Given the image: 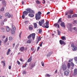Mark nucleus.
I'll list each match as a JSON object with an SVG mask.
<instances>
[{
  "mask_svg": "<svg viewBox=\"0 0 77 77\" xmlns=\"http://www.w3.org/2000/svg\"><path fill=\"white\" fill-rule=\"evenodd\" d=\"M4 10H5V8L3 7L1 9H0V12L4 11Z\"/></svg>",
  "mask_w": 77,
  "mask_h": 77,
  "instance_id": "obj_25",
  "label": "nucleus"
},
{
  "mask_svg": "<svg viewBox=\"0 0 77 77\" xmlns=\"http://www.w3.org/2000/svg\"><path fill=\"white\" fill-rule=\"evenodd\" d=\"M12 28L13 30H15V26L14 25L12 26Z\"/></svg>",
  "mask_w": 77,
  "mask_h": 77,
  "instance_id": "obj_40",
  "label": "nucleus"
},
{
  "mask_svg": "<svg viewBox=\"0 0 77 77\" xmlns=\"http://www.w3.org/2000/svg\"><path fill=\"white\" fill-rule=\"evenodd\" d=\"M74 23H76V24H77V20H75L74 21Z\"/></svg>",
  "mask_w": 77,
  "mask_h": 77,
  "instance_id": "obj_58",
  "label": "nucleus"
},
{
  "mask_svg": "<svg viewBox=\"0 0 77 77\" xmlns=\"http://www.w3.org/2000/svg\"><path fill=\"white\" fill-rule=\"evenodd\" d=\"M17 63L18 64V65H20V62H19V61H17Z\"/></svg>",
  "mask_w": 77,
  "mask_h": 77,
  "instance_id": "obj_54",
  "label": "nucleus"
},
{
  "mask_svg": "<svg viewBox=\"0 0 77 77\" xmlns=\"http://www.w3.org/2000/svg\"><path fill=\"white\" fill-rule=\"evenodd\" d=\"M73 59H70L69 60V62H72V60H73Z\"/></svg>",
  "mask_w": 77,
  "mask_h": 77,
  "instance_id": "obj_49",
  "label": "nucleus"
},
{
  "mask_svg": "<svg viewBox=\"0 0 77 77\" xmlns=\"http://www.w3.org/2000/svg\"><path fill=\"white\" fill-rule=\"evenodd\" d=\"M44 20L43 19L42 20L41 22H39V25L41 26H42V24H44Z\"/></svg>",
  "mask_w": 77,
  "mask_h": 77,
  "instance_id": "obj_8",
  "label": "nucleus"
},
{
  "mask_svg": "<svg viewBox=\"0 0 77 77\" xmlns=\"http://www.w3.org/2000/svg\"><path fill=\"white\" fill-rule=\"evenodd\" d=\"M71 65L72 66V67H71V69H72L74 68V64L72 62H71Z\"/></svg>",
  "mask_w": 77,
  "mask_h": 77,
  "instance_id": "obj_16",
  "label": "nucleus"
},
{
  "mask_svg": "<svg viewBox=\"0 0 77 77\" xmlns=\"http://www.w3.org/2000/svg\"><path fill=\"white\" fill-rule=\"evenodd\" d=\"M74 59L75 61L77 62V57H75L74 58Z\"/></svg>",
  "mask_w": 77,
  "mask_h": 77,
  "instance_id": "obj_48",
  "label": "nucleus"
},
{
  "mask_svg": "<svg viewBox=\"0 0 77 77\" xmlns=\"http://www.w3.org/2000/svg\"><path fill=\"white\" fill-rule=\"evenodd\" d=\"M13 39V38H12V37L10 36L9 37V41H11V40H12Z\"/></svg>",
  "mask_w": 77,
  "mask_h": 77,
  "instance_id": "obj_30",
  "label": "nucleus"
},
{
  "mask_svg": "<svg viewBox=\"0 0 77 77\" xmlns=\"http://www.w3.org/2000/svg\"><path fill=\"white\" fill-rule=\"evenodd\" d=\"M34 27L35 29L37 28V23H34Z\"/></svg>",
  "mask_w": 77,
  "mask_h": 77,
  "instance_id": "obj_22",
  "label": "nucleus"
},
{
  "mask_svg": "<svg viewBox=\"0 0 77 77\" xmlns=\"http://www.w3.org/2000/svg\"><path fill=\"white\" fill-rule=\"evenodd\" d=\"M37 39H38L37 40L39 41H40V40H41V37H38V38H37Z\"/></svg>",
  "mask_w": 77,
  "mask_h": 77,
  "instance_id": "obj_51",
  "label": "nucleus"
},
{
  "mask_svg": "<svg viewBox=\"0 0 77 77\" xmlns=\"http://www.w3.org/2000/svg\"><path fill=\"white\" fill-rule=\"evenodd\" d=\"M29 30H32L33 28V27L31 26H29Z\"/></svg>",
  "mask_w": 77,
  "mask_h": 77,
  "instance_id": "obj_27",
  "label": "nucleus"
},
{
  "mask_svg": "<svg viewBox=\"0 0 77 77\" xmlns=\"http://www.w3.org/2000/svg\"><path fill=\"white\" fill-rule=\"evenodd\" d=\"M57 72V70H56L55 71V74H56Z\"/></svg>",
  "mask_w": 77,
  "mask_h": 77,
  "instance_id": "obj_63",
  "label": "nucleus"
},
{
  "mask_svg": "<svg viewBox=\"0 0 77 77\" xmlns=\"http://www.w3.org/2000/svg\"><path fill=\"white\" fill-rule=\"evenodd\" d=\"M27 66V62L25 64V65H23V68H24L26 66Z\"/></svg>",
  "mask_w": 77,
  "mask_h": 77,
  "instance_id": "obj_45",
  "label": "nucleus"
},
{
  "mask_svg": "<svg viewBox=\"0 0 77 77\" xmlns=\"http://www.w3.org/2000/svg\"><path fill=\"white\" fill-rule=\"evenodd\" d=\"M45 77H50L51 75L49 74H47L45 75Z\"/></svg>",
  "mask_w": 77,
  "mask_h": 77,
  "instance_id": "obj_43",
  "label": "nucleus"
},
{
  "mask_svg": "<svg viewBox=\"0 0 77 77\" xmlns=\"http://www.w3.org/2000/svg\"><path fill=\"white\" fill-rule=\"evenodd\" d=\"M26 10L27 11L28 13H31L32 14H35V11L32 10L31 8H27L26 9Z\"/></svg>",
  "mask_w": 77,
  "mask_h": 77,
  "instance_id": "obj_3",
  "label": "nucleus"
},
{
  "mask_svg": "<svg viewBox=\"0 0 77 77\" xmlns=\"http://www.w3.org/2000/svg\"><path fill=\"white\" fill-rule=\"evenodd\" d=\"M22 5H24V2H23V1H22Z\"/></svg>",
  "mask_w": 77,
  "mask_h": 77,
  "instance_id": "obj_64",
  "label": "nucleus"
},
{
  "mask_svg": "<svg viewBox=\"0 0 77 77\" xmlns=\"http://www.w3.org/2000/svg\"><path fill=\"white\" fill-rule=\"evenodd\" d=\"M74 43H72L71 45V47H74L75 45H74Z\"/></svg>",
  "mask_w": 77,
  "mask_h": 77,
  "instance_id": "obj_47",
  "label": "nucleus"
},
{
  "mask_svg": "<svg viewBox=\"0 0 77 77\" xmlns=\"http://www.w3.org/2000/svg\"><path fill=\"white\" fill-rule=\"evenodd\" d=\"M72 15L71 14H69L68 15V18H71Z\"/></svg>",
  "mask_w": 77,
  "mask_h": 77,
  "instance_id": "obj_39",
  "label": "nucleus"
},
{
  "mask_svg": "<svg viewBox=\"0 0 77 77\" xmlns=\"http://www.w3.org/2000/svg\"><path fill=\"white\" fill-rule=\"evenodd\" d=\"M72 26V25H71V24L68 23L67 24V27L69 29H71Z\"/></svg>",
  "mask_w": 77,
  "mask_h": 77,
  "instance_id": "obj_12",
  "label": "nucleus"
},
{
  "mask_svg": "<svg viewBox=\"0 0 77 77\" xmlns=\"http://www.w3.org/2000/svg\"><path fill=\"white\" fill-rule=\"evenodd\" d=\"M62 68L63 70V71H65V70H66L67 68V67H66V65L65 64L63 65Z\"/></svg>",
  "mask_w": 77,
  "mask_h": 77,
  "instance_id": "obj_6",
  "label": "nucleus"
},
{
  "mask_svg": "<svg viewBox=\"0 0 77 77\" xmlns=\"http://www.w3.org/2000/svg\"><path fill=\"white\" fill-rule=\"evenodd\" d=\"M57 32H58V35H60V32L59 30H57Z\"/></svg>",
  "mask_w": 77,
  "mask_h": 77,
  "instance_id": "obj_37",
  "label": "nucleus"
},
{
  "mask_svg": "<svg viewBox=\"0 0 77 77\" xmlns=\"http://www.w3.org/2000/svg\"><path fill=\"white\" fill-rule=\"evenodd\" d=\"M72 48L73 51H76V50H77V47H76V46H73V47H72Z\"/></svg>",
  "mask_w": 77,
  "mask_h": 77,
  "instance_id": "obj_11",
  "label": "nucleus"
},
{
  "mask_svg": "<svg viewBox=\"0 0 77 77\" xmlns=\"http://www.w3.org/2000/svg\"><path fill=\"white\" fill-rule=\"evenodd\" d=\"M6 30H7V32H9L10 31V28L8 26H7L6 27Z\"/></svg>",
  "mask_w": 77,
  "mask_h": 77,
  "instance_id": "obj_21",
  "label": "nucleus"
},
{
  "mask_svg": "<svg viewBox=\"0 0 77 77\" xmlns=\"http://www.w3.org/2000/svg\"><path fill=\"white\" fill-rule=\"evenodd\" d=\"M52 53H53L52 52H51L48 53V54L47 55V57H50V56H51V55L52 54Z\"/></svg>",
  "mask_w": 77,
  "mask_h": 77,
  "instance_id": "obj_18",
  "label": "nucleus"
},
{
  "mask_svg": "<svg viewBox=\"0 0 77 77\" xmlns=\"http://www.w3.org/2000/svg\"><path fill=\"white\" fill-rule=\"evenodd\" d=\"M11 51V50H10V49H8V52H7V55H9V53H10Z\"/></svg>",
  "mask_w": 77,
  "mask_h": 77,
  "instance_id": "obj_23",
  "label": "nucleus"
},
{
  "mask_svg": "<svg viewBox=\"0 0 77 77\" xmlns=\"http://www.w3.org/2000/svg\"><path fill=\"white\" fill-rule=\"evenodd\" d=\"M8 68L9 69H11V66H9Z\"/></svg>",
  "mask_w": 77,
  "mask_h": 77,
  "instance_id": "obj_60",
  "label": "nucleus"
},
{
  "mask_svg": "<svg viewBox=\"0 0 77 77\" xmlns=\"http://www.w3.org/2000/svg\"><path fill=\"white\" fill-rule=\"evenodd\" d=\"M27 44H30L31 43V41L30 40H28L27 42Z\"/></svg>",
  "mask_w": 77,
  "mask_h": 77,
  "instance_id": "obj_41",
  "label": "nucleus"
},
{
  "mask_svg": "<svg viewBox=\"0 0 77 77\" xmlns=\"http://www.w3.org/2000/svg\"><path fill=\"white\" fill-rule=\"evenodd\" d=\"M31 35V38H32L33 40H34L35 38V33H32Z\"/></svg>",
  "mask_w": 77,
  "mask_h": 77,
  "instance_id": "obj_9",
  "label": "nucleus"
},
{
  "mask_svg": "<svg viewBox=\"0 0 77 77\" xmlns=\"http://www.w3.org/2000/svg\"><path fill=\"white\" fill-rule=\"evenodd\" d=\"M42 13L41 11H38L37 13L35 14V19L36 20H39L41 17V15Z\"/></svg>",
  "mask_w": 77,
  "mask_h": 77,
  "instance_id": "obj_1",
  "label": "nucleus"
},
{
  "mask_svg": "<svg viewBox=\"0 0 77 77\" xmlns=\"http://www.w3.org/2000/svg\"><path fill=\"white\" fill-rule=\"evenodd\" d=\"M32 57H30L28 60L27 62H31L32 61Z\"/></svg>",
  "mask_w": 77,
  "mask_h": 77,
  "instance_id": "obj_26",
  "label": "nucleus"
},
{
  "mask_svg": "<svg viewBox=\"0 0 77 77\" xmlns=\"http://www.w3.org/2000/svg\"><path fill=\"white\" fill-rule=\"evenodd\" d=\"M5 16L6 17H8V18H10L11 17V15L8 13H6L5 15Z\"/></svg>",
  "mask_w": 77,
  "mask_h": 77,
  "instance_id": "obj_10",
  "label": "nucleus"
},
{
  "mask_svg": "<svg viewBox=\"0 0 77 77\" xmlns=\"http://www.w3.org/2000/svg\"><path fill=\"white\" fill-rule=\"evenodd\" d=\"M61 27H65V23L64 22H62L60 24Z\"/></svg>",
  "mask_w": 77,
  "mask_h": 77,
  "instance_id": "obj_17",
  "label": "nucleus"
},
{
  "mask_svg": "<svg viewBox=\"0 0 77 77\" xmlns=\"http://www.w3.org/2000/svg\"><path fill=\"white\" fill-rule=\"evenodd\" d=\"M42 44H43V42H42L40 44V47H42Z\"/></svg>",
  "mask_w": 77,
  "mask_h": 77,
  "instance_id": "obj_36",
  "label": "nucleus"
},
{
  "mask_svg": "<svg viewBox=\"0 0 77 77\" xmlns=\"http://www.w3.org/2000/svg\"><path fill=\"white\" fill-rule=\"evenodd\" d=\"M76 75H77V69H75L74 70L73 75V76H75Z\"/></svg>",
  "mask_w": 77,
  "mask_h": 77,
  "instance_id": "obj_7",
  "label": "nucleus"
},
{
  "mask_svg": "<svg viewBox=\"0 0 77 77\" xmlns=\"http://www.w3.org/2000/svg\"><path fill=\"white\" fill-rule=\"evenodd\" d=\"M23 14L26 16V15H27L28 14V12L26 11H24L23 12Z\"/></svg>",
  "mask_w": 77,
  "mask_h": 77,
  "instance_id": "obj_15",
  "label": "nucleus"
},
{
  "mask_svg": "<svg viewBox=\"0 0 77 77\" xmlns=\"http://www.w3.org/2000/svg\"><path fill=\"white\" fill-rule=\"evenodd\" d=\"M45 0H43L42 2V3H43V4H45Z\"/></svg>",
  "mask_w": 77,
  "mask_h": 77,
  "instance_id": "obj_55",
  "label": "nucleus"
},
{
  "mask_svg": "<svg viewBox=\"0 0 77 77\" xmlns=\"http://www.w3.org/2000/svg\"><path fill=\"white\" fill-rule=\"evenodd\" d=\"M5 61H2V63L3 64V66H5L6 65V64L5 63Z\"/></svg>",
  "mask_w": 77,
  "mask_h": 77,
  "instance_id": "obj_24",
  "label": "nucleus"
},
{
  "mask_svg": "<svg viewBox=\"0 0 77 77\" xmlns=\"http://www.w3.org/2000/svg\"><path fill=\"white\" fill-rule=\"evenodd\" d=\"M59 42L60 44L61 45H66V43H65V42L64 41H63V40H60L59 41Z\"/></svg>",
  "mask_w": 77,
  "mask_h": 77,
  "instance_id": "obj_5",
  "label": "nucleus"
},
{
  "mask_svg": "<svg viewBox=\"0 0 77 77\" xmlns=\"http://www.w3.org/2000/svg\"><path fill=\"white\" fill-rule=\"evenodd\" d=\"M42 32V30L41 29H39L38 30V33H41Z\"/></svg>",
  "mask_w": 77,
  "mask_h": 77,
  "instance_id": "obj_42",
  "label": "nucleus"
},
{
  "mask_svg": "<svg viewBox=\"0 0 77 77\" xmlns=\"http://www.w3.org/2000/svg\"><path fill=\"white\" fill-rule=\"evenodd\" d=\"M59 22H62V19H61V18H60L58 20V23H59Z\"/></svg>",
  "mask_w": 77,
  "mask_h": 77,
  "instance_id": "obj_34",
  "label": "nucleus"
},
{
  "mask_svg": "<svg viewBox=\"0 0 77 77\" xmlns=\"http://www.w3.org/2000/svg\"><path fill=\"white\" fill-rule=\"evenodd\" d=\"M67 66H68L69 69V68H70V67H71V65H70V63H68Z\"/></svg>",
  "mask_w": 77,
  "mask_h": 77,
  "instance_id": "obj_29",
  "label": "nucleus"
},
{
  "mask_svg": "<svg viewBox=\"0 0 77 77\" xmlns=\"http://www.w3.org/2000/svg\"><path fill=\"white\" fill-rule=\"evenodd\" d=\"M22 19H24V18H25V15L23 14L22 16Z\"/></svg>",
  "mask_w": 77,
  "mask_h": 77,
  "instance_id": "obj_46",
  "label": "nucleus"
},
{
  "mask_svg": "<svg viewBox=\"0 0 77 77\" xmlns=\"http://www.w3.org/2000/svg\"><path fill=\"white\" fill-rule=\"evenodd\" d=\"M43 27H45L46 29H48L49 28V22L48 21H47L46 22L45 24H43V26H42Z\"/></svg>",
  "mask_w": 77,
  "mask_h": 77,
  "instance_id": "obj_2",
  "label": "nucleus"
},
{
  "mask_svg": "<svg viewBox=\"0 0 77 77\" xmlns=\"http://www.w3.org/2000/svg\"><path fill=\"white\" fill-rule=\"evenodd\" d=\"M61 39L63 41H66V37L65 36H63L61 37Z\"/></svg>",
  "mask_w": 77,
  "mask_h": 77,
  "instance_id": "obj_19",
  "label": "nucleus"
},
{
  "mask_svg": "<svg viewBox=\"0 0 77 77\" xmlns=\"http://www.w3.org/2000/svg\"><path fill=\"white\" fill-rule=\"evenodd\" d=\"M69 12L70 14H73V11H69Z\"/></svg>",
  "mask_w": 77,
  "mask_h": 77,
  "instance_id": "obj_38",
  "label": "nucleus"
},
{
  "mask_svg": "<svg viewBox=\"0 0 77 77\" xmlns=\"http://www.w3.org/2000/svg\"><path fill=\"white\" fill-rule=\"evenodd\" d=\"M24 50V47H22L20 48V50L21 51H23Z\"/></svg>",
  "mask_w": 77,
  "mask_h": 77,
  "instance_id": "obj_32",
  "label": "nucleus"
},
{
  "mask_svg": "<svg viewBox=\"0 0 77 77\" xmlns=\"http://www.w3.org/2000/svg\"><path fill=\"white\" fill-rule=\"evenodd\" d=\"M54 25L55 27H56L57 28H60V26H59V24L55 23L54 24Z\"/></svg>",
  "mask_w": 77,
  "mask_h": 77,
  "instance_id": "obj_13",
  "label": "nucleus"
},
{
  "mask_svg": "<svg viewBox=\"0 0 77 77\" xmlns=\"http://www.w3.org/2000/svg\"><path fill=\"white\" fill-rule=\"evenodd\" d=\"M42 66H44V62H42Z\"/></svg>",
  "mask_w": 77,
  "mask_h": 77,
  "instance_id": "obj_53",
  "label": "nucleus"
},
{
  "mask_svg": "<svg viewBox=\"0 0 77 77\" xmlns=\"http://www.w3.org/2000/svg\"><path fill=\"white\" fill-rule=\"evenodd\" d=\"M32 35L30 34L27 37L28 39H30L32 37Z\"/></svg>",
  "mask_w": 77,
  "mask_h": 77,
  "instance_id": "obj_33",
  "label": "nucleus"
},
{
  "mask_svg": "<svg viewBox=\"0 0 77 77\" xmlns=\"http://www.w3.org/2000/svg\"><path fill=\"white\" fill-rule=\"evenodd\" d=\"M8 41V37H7V38H6L5 40L4 41V44H5V43H6V42H7Z\"/></svg>",
  "mask_w": 77,
  "mask_h": 77,
  "instance_id": "obj_28",
  "label": "nucleus"
},
{
  "mask_svg": "<svg viewBox=\"0 0 77 77\" xmlns=\"http://www.w3.org/2000/svg\"><path fill=\"white\" fill-rule=\"evenodd\" d=\"M28 16L29 17H34V14L30 13L28 14Z\"/></svg>",
  "mask_w": 77,
  "mask_h": 77,
  "instance_id": "obj_20",
  "label": "nucleus"
},
{
  "mask_svg": "<svg viewBox=\"0 0 77 77\" xmlns=\"http://www.w3.org/2000/svg\"><path fill=\"white\" fill-rule=\"evenodd\" d=\"M36 44H38V42H39V41L38 40H36Z\"/></svg>",
  "mask_w": 77,
  "mask_h": 77,
  "instance_id": "obj_61",
  "label": "nucleus"
},
{
  "mask_svg": "<svg viewBox=\"0 0 77 77\" xmlns=\"http://www.w3.org/2000/svg\"><path fill=\"white\" fill-rule=\"evenodd\" d=\"M21 33H22V32H21L20 33L19 35V37L20 38H21Z\"/></svg>",
  "mask_w": 77,
  "mask_h": 77,
  "instance_id": "obj_59",
  "label": "nucleus"
},
{
  "mask_svg": "<svg viewBox=\"0 0 77 77\" xmlns=\"http://www.w3.org/2000/svg\"><path fill=\"white\" fill-rule=\"evenodd\" d=\"M36 3L38 4V5L40 4V2L38 0L36 1Z\"/></svg>",
  "mask_w": 77,
  "mask_h": 77,
  "instance_id": "obj_35",
  "label": "nucleus"
},
{
  "mask_svg": "<svg viewBox=\"0 0 77 77\" xmlns=\"http://www.w3.org/2000/svg\"><path fill=\"white\" fill-rule=\"evenodd\" d=\"M72 17H77V14H74L72 15Z\"/></svg>",
  "mask_w": 77,
  "mask_h": 77,
  "instance_id": "obj_31",
  "label": "nucleus"
},
{
  "mask_svg": "<svg viewBox=\"0 0 77 77\" xmlns=\"http://www.w3.org/2000/svg\"><path fill=\"white\" fill-rule=\"evenodd\" d=\"M68 12H69V11L68 12H66L65 14V15H68Z\"/></svg>",
  "mask_w": 77,
  "mask_h": 77,
  "instance_id": "obj_57",
  "label": "nucleus"
},
{
  "mask_svg": "<svg viewBox=\"0 0 77 77\" xmlns=\"http://www.w3.org/2000/svg\"><path fill=\"white\" fill-rule=\"evenodd\" d=\"M2 5L3 6H6V2L5 0L3 1L2 2Z\"/></svg>",
  "mask_w": 77,
  "mask_h": 77,
  "instance_id": "obj_14",
  "label": "nucleus"
},
{
  "mask_svg": "<svg viewBox=\"0 0 77 77\" xmlns=\"http://www.w3.org/2000/svg\"><path fill=\"white\" fill-rule=\"evenodd\" d=\"M31 50H32V51H33V50H34V49H33V48H31Z\"/></svg>",
  "mask_w": 77,
  "mask_h": 77,
  "instance_id": "obj_62",
  "label": "nucleus"
},
{
  "mask_svg": "<svg viewBox=\"0 0 77 77\" xmlns=\"http://www.w3.org/2000/svg\"><path fill=\"white\" fill-rule=\"evenodd\" d=\"M15 33V31H14V30L13 29V30H11V33L12 34H14V33Z\"/></svg>",
  "mask_w": 77,
  "mask_h": 77,
  "instance_id": "obj_44",
  "label": "nucleus"
},
{
  "mask_svg": "<svg viewBox=\"0 0 77 77\" xmlns=\"http://www.w3.org/2000/svg\"><path fill=\"white\" fill-rule=\"evenodd\" d=\"M69 73V69H67L64 72V74L66 75H68Z\"/></svg>",
  "mask_w": 77,
  "mask_h": 77,
  "instance_id": "obj_4",
  "label": "nucleus"
},
{
  "mask_svg": "<svg viewBox=\"0 0 77 77\" xmlns=\"http://www.w3.org/2000/svg\"><path fill=\"white\" fill-rule=\"evenodd\" d=\"M35 66V64H32V66H31V67H34V66Z\"/></svg>",
  "mask_w": 77,
  "mask_h": 77,
  "instance_id": "obj_52",
  "label": "nucleus"
},
{
  "mask_svg": "<svg viewBox=\"0 0 77 77\" xmlns=\"http://www.w3.org/2000/svg\"><path fill=\"white\" fill-rule=\"evenodd\" d=\"M23 74H26V72L25 71H23Z\"/></svg>",
  "mask_w": 77,
  "mask_h": 77,
  "instance_id": "obj_56",
  "label": "nucleus"
},
{
  "mask_svg": "<svg viewBox=\"0 0 77 77\" xmlns=\"http://www.w3.org/2000/svg\"><path fill=\"white\" fill-rule=\"evenodd\" d=\"M29 23V20H27L25 21V24H27Z\"/></svg>",
  "mask_w": 77,
  "mask_h": 77,
  "instance_id": "obj_50",
  "label": "nucleus"
}]
</instances>
